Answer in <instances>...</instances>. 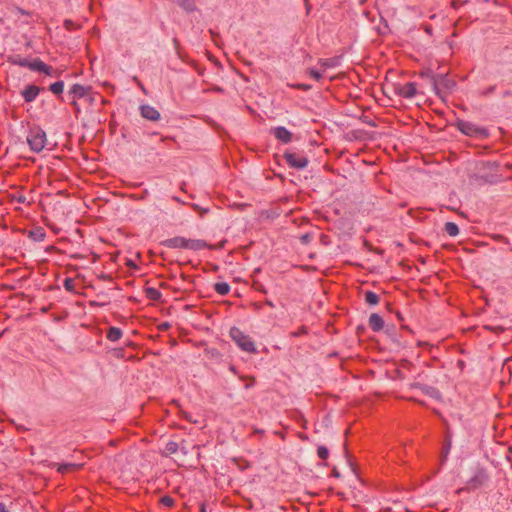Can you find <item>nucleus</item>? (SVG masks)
Masks as SVG:
<instances>
[{"instance_id": "obj_1", "label": "nucleus", "mask_w": 512, "mask_h": 512, "mask_svg": "<svg viewBox=\"0 0 512 512\" xmlns=\"http://www.w3.org/2000/svg\"><path fill=\"white\" fill-rule=\"evenodd\" d=\"M230 337L236 345L247 353H256L257 349L252 339L243 333L239 328L233 327L230 329Z\"/></svg>"}, {"instance_id": "obj_2", "label": "nucleus", "mask_w": 512, "mask_h": 512, "mask_svg": "<svg viewBox=\"0 0 512 512\" xmlns=\"http://www.w3.org/2000/svg\"><path fill=\"white\" fill-rule=\"evenodd\" d=\"M27 142L30 146V149L35 152L39 153L43 150V148L46 145L47 138L46 134L43 130L36 128L29 132L27 136Z\"/></svg>"}, {"instance_id": "obj_3", "label": "nucleus", "mask_w": 512, "mask_h": 512, "mask_svg": "<svg viewBox=\"0 0 512 512\" xmlns=\"http://www.w3.org/2000/svg\"><path fill=\"white\" fill-rule=\"evenodd\" d=\"M284 158L291 167L296 169L305 168L309 162L306 157L290 152L285 153Z\"/></svg>"}, {"instance_id": "obj_4", "label": "nucleus", "mask_w": 512, "mask_h": 512, "mask_svg": "<svg viewBox=\"0 0 512 512\" xmlns=\"http://www.w3.org/2000/svg\"><path fill=\"white\" fill-rule=\"evenodd\" d=\"M397 95L404 98H413L417 94L416 85L413 82L398 84L394 88Z\"/></svg>"}, {"instance_id": "obj_5", "label": "nucleus", "mask_w": 512, "mask_h": 512, "mask_svg": "<svg viewBox=\"0 0 512 512\" xmlns=\"http://www.w3.org/2000/svg\"><path fill=\"white\" fill-rule=\"evenodd\" d=\"M141 116L150 121H157L160 119V113L150 105H142L140 107Z\"/></svg>"}, {"instance_id": "obj_6", "label": "nucleus", "mask_w": 512, "mask_h": 512, "mask_svg": "<svg viewBox=\"0 0 512 512\" xmlns=\"http://www.w3.org/2000/svg\"><path fill=\"white\" fill-rule=\"evenodd\" d=\"M272 134L281 142L287 144L292 140V133L285 127L279 126L272 129Z\"/></svg>"}, {"instance_id": "obj_7", "label": "nucleus", "mask_w": 512, "mask_h": 512, "mask_svg": "<svg viewBox=\"0 0 512 512\" xmlns=\"http://www.w3.org/2000/svg\"><path fill=\"white\" fill-rule=\"evenodd\" d=\"M458 127L462 133L469 135V136L478 135V134L483 133L482 129L476 127L473 123H470V122H465V121L459 122Z\"/></svg>"}, {"instance_id": "obj_8", "label": "nucleus", "mask_w": 512, "mask_h": 512, "mask_svg": "<svg viewBox=\"0 0 512 512\" xmlns=\"http://www.w3.org/2000/svg\"><path fill=\"white\" fill-rule=\"evenodd\" d=\"M168 248H184L187 246V238L184 237H174L171 239H167L163 243Z\"/></svg>"}, {"instance_id": "obj_9", "label": "nucleus", "mask_w": 512, "mask_h": 512, "mask_svg": "<svg viewBox=\"0 0 512 512\" xmlns=\"http://www.w3.org/2000/svg\"><path fill=\"white\" fill-rule=\"evenodd\" d=\"M487 480L485 472L481 469L477 470L475 476L469 480V485L472 488H478Z\"/></svg>"}, {"instance_id": "obj_10", "label": "nucleus", "mask_w": 512, "mask_h": 512, "mask_svg": "<svg viewBox=\"0 0 512 512\" xmlns=\"http://www.w3.org/2000/svg\"><path fill=\"white\" fill-rule=\"evenodd\" d=\"M39 91L40 89L37 86L30 85L22 92V96L26 102H31L38 96Z\"/></svg>"}, {"instance_id": "obj_11", "label": "nucleus", "mask_w": 512, "mask_h": 512, "mask_svg": "<svg viewBox=\"0 0 512 512\" xmlns=\"http://www.w3.org/2000/svg\"><path fill=\"white\" fill-rule=\"evenodd\" d=\"M369 325L374 331H380L384 326L383 319L376 313L369 317Z\"/></svg>"}, {"instance_id": "obj_12", "label": "nucleus", "mask_w": 512, "mask_h": 512, "mask_svg": "<svg viewBox=\"0 0 512 512\" xmlns=\"http://www.w3.org/2000/svg\"><path fill=\"white\" fill-rule=\"evenodd\" d=\"M89 90L90 87L74 84L70 89V93L73 94L74 97L81 98L84 97L89 92Z\"/></svg>"}, {"instance_id": "obj_13", "label": "nucleus", "mask_w": 512, "mask_h": 512, "mask_svg": "<svg viewBox=\"0 0 512 512\" xmlns=\"http://www.w3.org/2000/svg\"><path fill=\"white\" fill-rule=\"evenodd\" d=\"M207 247V244L203 240L187 239L186 249L190 250H201Z\"/></svg>"}, {"instance_id": "obj_14", "label": "nucleus", "mask_w": 512, "mask_h": 512, "mask_svg": "<svg viewBox=\"0 0 512 512\" xmlns=\"http://www.w3.org/2000/svg\"><path fill=\"white\" fill-rule=\"evenodd\" d=\"M106 337L110 341H113V342L118 341L122 337V331H121V329H119L117 327H110L107 332Z\"/></svg>"}, {"instance_id": "obj_15", "label": "nucleus", "mask_w": 512, "mask_h": 512, "mask_svg": "<svg viewBox=\"0 0 512 512\" xmlns=\"http://www.w3.org/2000/svg\"><path fill=\"white\" fill-rule=\"evenodd\" d=\"M53 466L57 467V471L58 472L66 473L68 471H72V470L80 468L81 465L68 463V464H61V465L60 464H53Z\"/></svg>"}, {"instance_id": "obj_16", "label": "nucleus", "mask_w": 512, "mask_h": 512, "mask_svg": "<svg viewBox=\"0 0 512 512\" xmlns=\"http://www.w3.org/2000/svg\"><path fill=\"white\" fill-rule=\"evenodd\" d=\"M444 230L451 237H455L459 234V228L453 222H447L444 226Z\"/></svg>"}, {"instance_id": "obj_17", "label": "nucleus", "mask_w": 512, "mask_h": 512, "mask_svg": "<svg viewBox=\"0 0 512 512\" xmlns=\"http://www.w3.org/2000/svg\"><path fill=\"white\" fill-rule=\"evenodd\" d=\"M29 68L31 70H36V71H42V69H46V64L41 61L40 59H35L33 61H30V65H29Z\"/></svg>"}, {"instance_id": "obj_18", "label": "nucleus", "mask_w": 512, "mask_h": 512, "mask_svg": "<svg viewBox=\"0 0 512 512\" xmlns=\"http://www.w3.org/2000/svg\"><path fill=\"white\" fill-rule=\"evenodd\" d=\"M453 85H454L453 82H451L450 80L445 79V78H441L440 80H437L434 83L435 90H439L440 86L450 89V88H452Z\"/></svg>"}, {"instance_id": "obj_19", "label": "nucleus", "mask_w": 512, "mask_h": 512, "mask_svg": "<svg viewBox=\"0 0 512 512\" xmlns=\"http://www.w3.org/2000/svg\"><path fill=\"white\" fill-rule=\"evenodd\" d=\"M146 296L151 300H159L161 298V293L159 290L150 287L146 289Z\"/></svg>"}, {"instance_id": "obj_20", "label": "nucleus", "mask_w": 512, "mask_h": 512, "mask_svg": "<svg viewBox=\"0 0 512 512\" xmlns=\"http://www.w3.org/2000/svg\"><path fill=\"white\" fill-rule=\"evenodd\" d=\"M215 290L220 295H226L229 292V290H230V286L227 283H225V282L216 283L215 284Z\"/></svg>"}, {"instance_id": "obj_21", "label": "nucleus", "mask_w": 512, "mask_h": 512, "mask_svg": "<svg viewBox=\"0 0 512 512\" xmlns=\"http://www.w3.org/2000/svg\"><path fill=\"white\" fill-rule=\"evenodd\" d=\"M365 300L370 305H376L379 302V297L374 292L368 291L365 294Z\"/></svg>"}, {"instance_id": "obj_22", "label": "nucleus", "mask_w": 512, "mask_h": 512, "mask_svg": "<svg viewBox=\"0 0 512 512\" xmlns=\"http://www.w3.org/2000/svg\"><path fill=\"white\" fill-rule=\"evenodd\" d=\"M64 83L62 81L55 82L50 85V91L53 94H60L63 92Z\"/></svg>"}, {"instance_id": "obj_23", "label": "nucleus", "mask_w": 512, "mask_h": 512, "mask_svg": "<svg viewBox=\"0 0 512 512\" xmlns=\"http://www.w3.org/2000/svg\"><path fill=\"white\" fill-rule=\"evenodd\" d=\"M12 63L15 64V65H18V66H21V67H28L29 68V65H30V61L28 59H25V58H15V59H12Z\"/></svg>"}, {"instance_id": "obj_24", "label": "nucleus", "mask_w": 512, "mask_h": 512, "mask_svg": "<svg viewBox=\"0 0 512 512\" xmlns=\"http://www.w3.org/2000/svg\"><path fill=\"white\" fill-rule=\"evenodd\" d=\"M177 448H178L177 443L169 442L166 444L165 452L167 454H174L177 451Z\"/></svg>"}, {"instance_id": "obj_25", "label": "nucleus", "mask_w": 512, "mask_h": 512, "mask_svg": "<svg viewBox=\"0 0 512 512\" xmlns=\"http://www.w3.org/2000/svg\"><path fill=\"white\" fill-rule=\"evenodd\" d=\"M177 3L186 10H192L193 4L191 0H176Z\"/></svg>"}, {"instance_id": "obj_26", "label": "nucleus", "mask_w": 512, "mask_h": 512, "mask_svg": "<svg viewBox=\"0 0 512 512\" xmlns=\"http://www.w3.org/2000/svg\"><path fill=\"white\" fill-rule=\"evenodd\" d=\"M317 454L321 459H326L329 455V452L325 446H320L317 449Z\"/></svg>"}, {"instance_id": "obj_27", "label": "nucleus", "mask_w": 512, "mask_h": 512, "mask_svg": "<svg viewBox=\"0 0 512 512\" xmlns=\"http://www.w3.org/2000/svg\"><path fill=\"white\" fill-rule=\"evenodd\" d=\"M160 502L166 507H171L174 504V500L169 496H163L160 499Z\"/></svg>"}, {"instance_id": "obj_28", "label": "nucleus", "mask_w": 512, "mask_h": 512, "mask_svg": "<svg viewBox=\"0 0 512 512\" xmlns=\"http://www.w3.org/2000/svg\"><path fill=\"white\" fill-rule=\"evenodd\" d=\"M64 287L68 291H73L74 290V281L70 278H67L64 282Z\"/></svg>"}, {"instance_id": "obj_29", "label": "nucleus", "mask_w": 512, "mask_h": 512, "mask_svg": "<svg viewBox=\"0 0 512 512\" xmlns=\"http://www.w3.org/2000/svg\"><path fill=\"white\" fill-rule=\"evenodd\" d=\"M309 74H310V76H311V77H313L315 80H319V79L321 78V74H320L318 71L314 70V69L310 70V71H309Z\"/></svg>"}, {"instance_id": "obj_30", "label": "nucleus", "mask_w": 512, "mask_h": 512, "mask_svg": "<svg viewBox=\"0 0 512 512\" xmlns=\"http://www.w3.org/2000/svg\"><path fill=\"white\" fill-rule=\"evenodd\" d=\"M43 73L47 74V75H52L53 74V68L51 66H48L46 65V69H42Z\"/></svg>"}, {"instance_id": "obj_31", "label": "nucleus", "mask_w": 512, "mask_h": 512, "mask_svg": "<svg viewBox=\"0 0 512 512\" xmlns=\"http://www.w3.org/2000/svg\"><path fill=\"white\" fill-rule=\"evenodd\" d=\"M449 450H450V444H447L446 448L444 449V452H443V459L447 457L448 453H449Z\"/></svg>"}, {"instance_id": "obj_32", "label": "nucleus", "mask_w": 512, "mask_h": 512, "mask_svg": "<svg viewBox=\"0 0 512 512\" xmlns=\"http://www.w3.org/2000/svg\"><path fill=\"white\" fill-rule=\"evenodd\" d=\"M0 512H10V511L4 504L0 503Z\"/></svg>"}, {"instance_id": "obj_33", "label": "nucleus", "mask_w": 512, "mask_h": 512, "mask_svg": "<svg viewBox=\"0 0 512 512\" xmlns=\"http://www.w3.org/2000/svg\"><path fill=\"white\" fill-rule=\"evenodd\" d=\"M298 88H301V89H309V88H310V86L305 85V84H300V85H298Z\"/></svg>"}, {"instance_id": "obj_34", "label": "nucleus", "mask_w": 512, "mask_h": 512, "mask_svg": "<svg viewBox=\"0 0 512 512\" xmlns=\"http://www.w3.org/2000/svg\"><path fill=\"white\" fill-rule=\"evenodd\" d=\"M493 330L494 331H502L503 329L501 327H495Z\"/></svg>"}, {"instance_id": "obj_35", "label": "nucleus", "mask_w": 512, "mask_h": 512, "mask_svg": "<svg viewBox=\"0 0 512 512\" xmlns=\"http://www.w3.org/2000/svg\"><path fill=\"white\" fill-rule=\"evenodd\" d=\"M333 474H334L336 477H338V476H339V473H338V471H337L336 469H334Z\"/></svg>"}, {"instance_id": "obj_36", "label": "nucleus", "mask_w": 512, "mask_h": 512, "mask_svg": "<svg viewBox=\"0 0 512 512\" xmlns=\"http://www.w3.org/2000/svg\"><path fill=\"white\" fill-rule=\"evenodd\" d=\"M252 384L247 383L246 388H249Z\"/></svg>"}, {"instance_id": "obj_37", "label": "nucleus", "mask_w": 512, "mask_h": 512, "mask_svg": "<svg viewBox=\"0 0 512 512\" xmlns=\"http://www.w3.org/2000/svg\"><path fill=\"white\" fill-rule=\"evenodd\" d=\"M201 511H202V512H205V508H204V507H202V508H201Z\"/></svg>"}]
</instances>
